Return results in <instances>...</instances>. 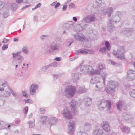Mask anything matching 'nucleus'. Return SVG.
I'll return each mask as SVG.
<instances>
[{"label":"nucleus","mask_w":135,"mask_h":135,"mask_svg":"<svg viewBox=\"0 0 135 135\" xmlns=\"http://www.w3.org/2000/svg\"><path fill=\"white\" fill-rule=\"evenodd\" d=\"M104 83L102 84L100 82H97L95 85V87L97 88L96 90H100L103 88Z\"/></svg>","instance_id":"nucleus-25"},{"label":"nucleus","mask_w":135,"mask_h":135,"mask_svg":"<svg viewBox=\"0 0 135 135\" xmlns=\"http://www.w3.org/2000/svg\"><path fill=\"white\" fill-rule=\"evenodd\" d=\"M21 52V51H19L16 53H12L13 58L14 59L12 61V63L14 65L16 64H20L23 61L24 57L21 55H20Z\"/></svg>","instance_id":"nucleus-2"},{"label":"nucleus","mask_w":135,"mask_h":135,"mask_svg":"<svg viewBox=\"0 0 135 135\" xmlns=\"http://www.w3.org/2000/svg\"><path fill=\"white\" fill-rule=\"evenodd\" d=\"M8 89L10 91V93H11L13 96L16 98H17V97L18 95L11 88L9 87H8Z\"/></svg>","instance_id":"nucleus-36"},{"label":"nucleus","mask_w":135,"mask_h":135,"mask_svg":"<svg viewBox=\"0 0 135 135\" xmlns=\"http://www.w3.org/2000/svg\"><path fill=\"white\" fill-rule=\"evenodd\" d=\"M98 107L101 110L105 109L108 111L111 108V103L109 100H106L104 99L100 100L97 103Z\"/></svg>","instance_id":"nucleus-1"},{"label":"nucleus","mask_w":135,"mask_h":135,"mask_svg":"<svg viewBox=\"0 0 135 135\" xmlns=\"http://www.w3.org/2000/svg\"><path fill=\"white\" fill-rule=\"evenodd\" d=\"M76 88L74 86L69 85L67 86L65 89V95L67 97H73L76 92Z\"/></svg>","instance_id":"nucleus-4"},{"label":"nucleus","mask_w":135,"mask_h":135,"mask_svg":"<svg viewBox=\"0 0 135 135\" xmlns=\"http://www.w3.org/2000/svg\"><path fill=\"white\" fill-rule=\"evenodd\" d=\"M61 49L60 45L57 44L56 42L55 41L48 46L46 49V50L47 52L50 53H53L55 50H57Z\"/></svg>","instance_id":"nucleus-7"},{"label":"nucleus","mask_w":135,"mask_h":135,"mask_svg":"<svg viewBox=\"0 0 135 135\" xmlns=\"http://www.w3.org/2000/svg\"><path fill=\"white\" fill-rule=\"evenodd\" d=\"M81 72L86 74L88 73L90 74L92 72L91 70H93V67L88 65H84L82 66L80 68Z\"/></svg>","instance_id":"nucleus-8"},{"label":"nucleus","mask_w":135,"mask_h":135,"mask_svg":"<svg viewBox=\"0 0 135 135\" xmlns=\"http://www.w3.org/2000/svg\"><path fill=\"white\" fill-rule=\"evenodd\" d=\"M123 13L120 12H118L115 15L113 16L112 20L115 22H118L120 20V19L123 16Z\"/></svg>","instance_id":"nucleus-14"},{"label":"nucleus","mask_w":135,"mask_h":135,"mask_svg":"<svg viewBox=\"0 0 135 135\" xmlns=\"http://www.w3.org/2000/svg\"><path fill=\"white\" fill-rule=\"evenodd\" d=\"M11 7L13 11H15L17 7V5L16 3H13L11 5Z\"/></svg>","instance_id":"nucleus-45"},{"label":"nucleus","mask_w":135,"mask_h":135,"mask_svg":"<svg viewBox=\"0 0 135 135\" xmlns=\"http://www.w3.org/2000/svg\"><path fill=\"white\" fill-rule=\"evenodd\" d=\"M125 52L124 47L123 46H119L117 52L113 51V55L120 60H123L125 59L124 53Z\"/></svg>","instance_id":"nucleus-5"},{"label":"nucleus","mask_w":135,"mask_h":135,"mask_svg":"<svg viewBox=\"0 0 135 135\" xmlns=\"http://www.w3.org/2000/svg\"><path fill=\"white\" fill-rule=\"evenodd\" d=\"M23 95L25 97H26V91L23 90L22 92Z\"/></svg>","instance_id":"nucleus-60"},{"label":"nucleus","mask_w":135,"mask_h":135,"mask_svg":"<svg viewBox=\"0 0 135 135\" xmlns=\"http://www.w3.org/2000/svg\"><path fill=\"white\" fill-rule=\"evenodd\" d=\"M68 129L69 133L71 135H74L73 134L75 131L74 123L72 120H70L68 126Z\"/></svg>","instance_id":"nucleus-16"},{"label":"nucleus","mask_w":135,"mask_h":135,"mask_svg":"<svg viewBox=\"0 0 135 135\" xmlns=\"http://www.w3.org/2000/svg\"><path fill=\"white\" fill-rule=\"evenodd\" d=\"M94 135H105L103 130L98 127L96 128L93 131Z\"/></svg>","instance_id":"nucleus-20"},{"label":"nucleus","mask_w":135,"mask_h":135,"mask_svg":"<svg viewBox=\"0 0 135 135\" xmlns=\"http://www.w3.org/2000/svg\"><path fill=\"white\" fill-rule=\"evenodd\" d=\"M8 47L7 45H4L2 47V49L3 50H4L7 49Z\"/></svg>","instance_id":"nucleus-58"},{"label":"nucleus","mask_w":135,"mask_h":135,"mask_svg":"<svg viewBox=\"0 0 135 135\" xmlns=\"http://www.w3.org/2000/svg\"><path fill=\"white\" fill-rule=\"evenodd\" d=\"M122 130L123 132L128 133L129 132L130 129L129 127L124 126L122 128Z\"/></svg>","instance_id":"nucleus-35"},{"label":"nucleus","mask_w":135,"mask_h":135,"mask_svg":"<svg viewBox=\"0 0 135 135\" xmlns=\"http://www.w3.org/2000/svg\"><path fill=\"white\" fill-rule=\"evenodd\" d=\"M74 24V22L72 21H69L68 23H65V26L66 29L69 30H70L73 28Z\"/></svg>","instance_id":"nucleus-24"},{"label":"nucleus","mask_w":135,"mask_h":135,"mask_svg":"<svg viewBox=\"0 0 135 135\" xmlns=\"http://www.w3.org/2000/svg\"><path fill=\"white\" fill-rule=\"evenodd\" d=\"M113 9L112 7H110L107 9H103L101 11L100 13L101 15H104L107 14L109 17L111 16V14L113 12Z\"/></svg>","instance_id":"nucleus-15"},{"label":"nucleus","mask_w":135,"mask_h":135,"mask_svg":"<svg viewBox=\"0 0 135 135\" xmlns=\"http://www.w3.org/2000/svg\"><path fill=\"white\" fill-rule=\"evenodd\" d=\"M84 103L86 106H89L92 103L91 99L88 97H86L84 100Z\"/></svg>","instance_id":"nucleus-23"},{"label":"nucleus","mask_w":135,"mask_h":135,"mask_svg":"<svg viewBox=\"0 0 135 135\" xmlns=\"http://www.w3.org/2000/svg\"><path fill=\"white\" fill-rule=\"evenodd\" d=\"M32 0H23V2L26 4H28L32 1Z\"/></svg>","instance_id":"nucleus-53"},{"label":"nucleus","mask_w":135,"mask_h":135,"mask_svg":"<svg viewBox=\"0 0 135 135\" xmlns=\"http://www.w3.org/2000/svg\"><path fill=\"white\" fill-rule=\"evenodd\" d=\"M128 80L132 81L135 79V71L130 69L127 72L126 77Z\"/></svg>","instance_id":"nucleus-12"},{"label":"nucleus","mask_w":135,"mask_h":135,"mask_svg":"<svg viewBox=\"0 0 135 135\" xmlns=\"http://www.w3.org/2000/svg\"><path fill=\"white\" fill-rule=\"evenodd\" d=\"M57 64L56 62H54L49 65L50 67L51 66L54 68H56L57 66Z\"/></svg>","instance_id":"nucleus-43"},{"label":"nucleus","mask_w":135,"mask_h":135,"mask_svg":"<svg viewBox=\"0 0 135 135\" xmlns=\"http://www.w3.org/2000/svg\"><path fill=\"white\" fill-rule=\"evenodd\" d=\"M84 127L85 129V132H86L91 129V124L88 123H85L84 124Z\"/></svg>","instance_id":"nucleus-28"},{"label":"nucleus","mask_w":135,"mask_h":135,"mask_svg":"<svg viewBox=\"0 0 135 135\" xmlns=\"http://www.w3.org/2000/svg\"><path fill=\"white\" fill-rule=\"evenodd\" d=\"M95 2L97 5L98 7L102 6H104L105 4L103 3V1L102 0H95Z\"/></svg>","instance_id":"nucleus-31"},{"label":"nucleus","mask_w":135,"mask_h":135,"mask_svg":"<svg viewBox=\"0 0 135 135\" xmlns=\"http://www.w3.org/2000/svg\"><path fill=\"white\" fill-rule=\"evenodd\" d=\"M114 21L111 19L109 20L107 25V28L108 30L110 32H112V30L114 28V27L113 24Z\"/></svg>","instance_id":"nucleus-22"},{"label":"nucleus","mask_w":135,"mask_h":135,"mask_svg":"<svg viewBox=\"0 0 135 135\" xmlns=\"http://www.w3.org/2000/svg\"><path fill=\"white\" fill-rule=\"evenodd\" d=\"M69 6L70 8H72L75 7V5L74 3H71L70 4Z\"/></svg>","instance_id":"nucleus-63"},{"label":"nucleus","mask_w":135,"mask_h":135,"mask_svg":"<svg viewBox=\"0 0 135 135\" xmlns=\"http://www.w3.org/2000/svg\"><path fill=\"white\" fill-rule=\"evenodd\" d=\"M71 78L74 81H75L79 79L78 74L77 73H73L71 75Z\"/></svg>","instance_id":"nucleus-29"},{"label":"nucleus","mask_w":135,"mask_h":135,"mask_svg":"<svg viewBox=\"0 0 135 135\" xmlns=\"http://www.w3.org/2000/svg\"><path fill=\"white\" fill-rule=\"evenodd\" d=\"M60 4L58 2L57 3V4L55 5L54 8H56L57 7H58L59 6H60Z\"/></svg>","instance_id":"nucleus-64"},{"label":"nucleus","mask_w":135,"mask_h":135,"mask_svg":"<svg viewBox=\"0 0 135 135\" xmlns=\"http://www.w3.org/2000/svg\"><path fill=\"white\" fill-rule=\"evenodd\" d=\"M131 97L135 98V90L133 89H131L129 93Z\"/></svg>","instance_id":"nucleus-40"},{"label":"nucleus","mask_w":135,"mask_h":135,"mask_svg":"<svg viewBox=\"0 0 135 135\" xmlns=\"http://www.w3.org/2000/svg\"><path fill=\"white\" fill-rule=\"evenodd\" d=\"M41 5V4L40 3H38L37 5H36L35 7L33 8L32 9V10H34L35 9L38 8L40 7Z\"/></svg>","instance_id":"nucleus-50"},{"label":"nucleus","mask_w":135,"mask_h":135,"mask_svg":"<svg viewBox=\"0 0 135 135\" xmlns=\"http://www.w3.org/2000/svg\"><path fill=\"white\" fill-rule=\"evenodd\" d=\"M62 59L61 57H56L54 59V60L56 61H60Z\"/></svg>","instance_id":"nucleus-57"},{"label":"nucleus","mask_w":135,"mask_h":135,"mask_svg":"<svg viewBox=\"0 0 135 135\" xmlns=\"http://www.w3.org/2000/svg\"><path fill=\"white\" fill-rule=\"evenodd\" d=\"M9 41V40H7L5 38H4L2 41V43H3L6 44Z\"/></svg>","instance_id":"nucleus-61"},{"label":"nucleus","mask_w":135,"mask_h":135,"mask_svg":"<svg viewBox=\"0 0 135 135\" xmlns=\"http://www.w3.org/2000/svg\"><path fill=\"white\" fill-rule=\"evenodd\" d=\"M97 20V19L94 15H90L86 16L83 18L82 21L86 23H90L95 22Z\"/></svg>","instance_id":"nucleus-10"},{"label":"nucleus","mask_w":135,"mask_h":135,"mask_svg":"<svg viewBox=\"0 0 135 135\" xmlns=\"http://www.w3.org/2000/svg\"><path fill=\"white\" fill-rule=\"evenodd\" d=\"M90 81V83L93 84L94 83L96 84V83L98 82L96 81L95 78H91Z\"/></svg>","instance_id":"nucleus-51"},{"label":"nucleus","mask_w":135,"mask_h":135,"mask_svg":"<svg viewBox=\"0 0 135 135\" xmlns=\"http://www.w3.org/2000/svg\"><path fill=\"white\" fill-rule=\"evenodd\" d=\"M64 75V74L63 73L59 74L57 75H53V76L54 79H56L57 78H59L63 76Z\"/></svg>","instance_id":"nucleus-37"},{"label":"nucleus","mask_w":135,"mask_h":135,"mask_svg":"<svg viewBox=\"0 0 135 135\" xmlns=\"http://www.w3.org/2000/svg\"><path fill=\"white\" fill-rule=\"evenodd\" d=\"M11 95V93L8 91H2L0 93V96L4 97H8Z\"/></svg>","instance_id":"nucleus-26"},{"label":"nucleus","mask_w":135,"mask_h":135,"mask_svg":"<svg viewBox=\"0 0 135 135\" xmlns=\"http://www.w3.org/2000/svg\"><path fill=\"white\" fill-rule=\"evenodd\" d=\"M123 116L124 119L126 120L131 119L133 118L132 115L127 114L126 113H124L123 114Z\"/></svg>","instance_id":"nucleus-30"},{"label":"nucleus","mask_w":135,"mask_h":135,"mask_svg":"<svg viewBox=\"0 0 135 135\" xmlns=\"http://www.w3.org/2000/svg\"><path fill=\"white\" fill-rule=\"evenodd\" d=\"M47 37L48 36L47 35H42L41 36L40 38L42 40H44L46 39Z\"/></svg>","instance_id":"nucleus-59"},{"label":"nucleus","mask_w":135,"mask_h":135,"mask_svg":"<svg viewBox=\"0 0 135 135\" xmlns=\"http://www.w3.org/2000/svg\"><path fill=\"white\" fill-rule=\"evenodd\" d=\"M99 51L103 55H105L106 52V48L105 47L100 48Z\"/></svg>","instance_id":"nucleus-42"},{"label":"nucleus","mask_w":135,"mask_h":135,"mask_svg":"<svg viewBox=\"0 0 135 135\" xmlns=\"http://www.w3.org/2000/svg\"><path fill=\"white\" fill-rule=\"evenodd\" d=\"M74 37L77 41L81 42H84L86 40L84 35L81 33H77L75 34Z\"/></svg>","instance_id":"nucleus-13"},{"label":"nucleus","mask_w":135,"mask_h":135,"mask_svg":"<svg viewBox=\"0 0 135 135\" xmlns=\"http://www.w3.org/2000/svg\"><path fill=\"white\" fill-rule=\"evenodd\" d=\"M50 124L52 126L55 124L57 123V119L55 117H52L50 118Z\"/></svg>","instance_id":"nucleus-27"},{"label":"nucleus","mask_w":135,"mask_h":135,"mask_svg":"<svg viewBox=\"0 0 135 135\" xmlns=\"http://www.w3.org/2000/svg\"><path fill=\"white\" fill-rule=\"evenodd\" d=\"M25 102L26 103H32V100L30 99H27L25 101Z\"/></svg>","instance_id":"nucleus-55"},{"label":"nucleus","mask_w":135,"mask_h":135,"mask_svg":"<svg viewBox=\"0 0 135 135\" xmlns=\"http://www.w3.org/2000/svg\"><path fill=\"white\" fill-rule=\"evenodd\" d=\"M119 86L118 83L116 81L111 80L109 82V84L105 89L106 92L108 93H111L115 91V88Z\"/></svg>","instance_id":"nucleus-3"},{"label":"nucleus","mask_w":135,"mask_h":135,"mask_svg":"<svg viewBox=\"0 0 135 135\" xmlns=\"http://www.w3.org/2000/svg\"><path fill=\"white\" fill-rule=\"evenodd\" d=\"M35 120H34V122L30 121L28 122V123L29 124V128H33L35 126V124L34 122Z\"/></svg>","instance_id":"nucleus-39"},{"label":"nucleus","mask_w":135,"mask_h":135,"mask_svg":"<svg viewBox=\"0 0 135 135\" xmlns=\"http://www.w3.org/2000/svg\"><path fill=\"white\" fill-rule=\"evenodd\" d=\"M101 125L102 127L106 132H109L110 129L109 123L106 121H104L102 122Z\"/></svg>","instance_id":"nucleus-21"},{"label":"nucleus","mask_w":135,"mask_h":135,"mask_svg":"<svg viewBox=\"0 0 135 135\" xmlns=\"http://www.w3.org/2000/svg\"><path fill=\"white\" fill-rule=\"evenodd\" d=\"M38 87V85L36 84H32L30 87V92L32 95H34L36 93V90Z\"/></svg>","instance_id":"nucleus-18"},{"label":"nucleus","mask_w":135,"mask_h":135,"mask_svg":"<svg viewBox=\"0 0 135 135\" xmlns=\"http://www.w3.org/2000/svg\"><path fill=\"white\" fill-rule=\"evenodd\" d=\"M82 131H80L77 133V135H88L85 132H82Z\"/></svg>","instance_id":"nucleus-52"},{"label":"nucleus","mask_w":135,"mask_h":135,"mask_svg":"<svg viewBox=\"0 0 135 135\" xmlns=\"http://www.w3.org/2000/svg\"><path fill=\"white\" fill-rule=\"evenodd\" d=\"M7 86V84L6 82L2 83L1 85L0 86V91H3L4 90V88Z\"/></svg>","instance_id":"nucleus-38"},{"label":"nucleus","mask_w":135,"mask_h":135,"mask_svg":"<svg viewBox=\"0 0 135 135\" xmlns=\"http://www.w3.org/2000/svg\"><path fill=\"white\" fill-rule=\"evenodd\" d=\"M98 68L100 70H104L105 69V66L103 63H100L98 64Z\"/></svg>","instance_id":"nucleus-33"},{"label":"nucleus","mask_w":135,"mask_h":135,"mask_svg":"<svg viewBox=\"0 0 135 135\" xmlns=\"http://www.w3.org/2000/svg\"><path fill=\"white\" fill-rule=\"evenodd\" d=\"M87 89L85 88L84 86H80L79 88L78 93H82L86 91Z\"/></svg>","instance_id":"nucleus-32"},{"label":"nucleus","mask_w":135,"mask_h":135,"mask_svg":"<svg viewBox=\"0 0 135 135\" xmlns=\"http://www.w3.org/2000/svg\"><path fill=\"white\" fill-rule=\"evenodd\" d=\"M61 110V113L64 118L68 119H70L72 118L71 112L68 107L62 106Z\"/></svg>","instance_id":"nucleus-6"},{"label":"nucleus","mask_w":135,"mask_h":135,"mask_svg":"<svg viewBox=\"0 0 135 135\" xmlns=\"http://www.w3.org/2000/svg\"><path fill=\"white\" fill-rule=\"evenodd\" d=\"M47 117L45 116H42L41 117V122L42 124H44L46 121L47 119Z\"/></svg>","instance_id":"nucleus-34"},{"label":"nucleus","mask_w":135,"mask_h":135,"mask_svg":"<svg viewBox=\"0 0 135 135\" xmlns=\"http://www.w3.org/2000/svg\"><path fill=\"white\" fill-rule=\"evenodd\" d=\"M3 15L4 18L7 17L9 15L8 11L6 10L4 11L3 13Z\"/></svg>","instance_id":"nucleus-47"},{"label":"nucleus","mask_w":135,"mask_h":135,"mask_svg":"<svg viewBox=\"0 0 135 135\" xmlns=\"http://www.w3.org/2000/svg\"><path fill=\"white\" fill-rule=\"evenodd\" d=\"M69 104L73 113L75 115H77L78 111L76 107V102L74 100H72Z\"/></svg>","instance_id":"nucleus-9"},{"label":"nucleus","mask_w":135,"mask_h":135,"mask_svg":"<svg viewBox=\"0 0 135 135\" xmlns=\"http://www.w3.org/2000/svg\"><path fill=\"white\" fill-rule=\"evenodd\" d=\"M101 76L103 80V83H104L105 78L107 76V73L105 72H103L101 74Z\"/></svg>","instance_id":"nucleus-46"},{"label":"nucleus","mask_w":135,"mask_h":135,"mask_svg":"<svg viewBox=\"0 0 135 135\" xmlns=\"http://www.w3.org/2000/svg\"><path fill=\"white\" fill-rule=\"evenodd\" d=\"M94 51L91 50L87 49H84L83 50L80 49L77 50L76 52V54H93Z\"/></svg>","instance_id":"nucleus-17"},{"label":"nucleus","mask_w":135,"mask_h":135,"mask_svg":"<svg viewBox=\"0 0 135 135\" xmlns=\"http://www.w3.org/2000/svg\"><path fill=\"white\" fill-rule=\"evenodd\" d=\"M92 73L90 74V75H99L100 74V71L98 70H94V69L93 68V70H91Z\"/></svg>","instance_id":"nucleus-41"},{"label":"nucleus","mask_w":135,"mask_h":135,"mask_svg":"<svg viewBox=\"0 0 135 135\" xmlns=\"http://www.w3.org/2000/svg\"><path fill=\"white\" fill-rule=\"evenodd\" d=\"M133 32V29L129 28H126L121 31L120 33L127 36H130Z\"/></svg>","instance_id":"nucleus-19"},{"label":"nucleus","mask_w":135,"mask_h":135,"mask_svg":"<svg viewBox=\"0 0 135 135\" xmlns=\"http://www.w3.org/2000/svg\"><path fill=\"white\" fill-rule=\"evenodd\" d=\"M28 107H26L24 109V110H25V114H26L28 112Z\"/></svg>","instance_id":"nucleus-62"},{"label":"nucleus","mask_w":135,"mask_h":135,"mask_svg":"<svg viewBox=\"0 0 135 135\" xmlns=\"http://www.w3.org/2000/svg\"><path fill=\"white\" fill-rule=\"evenodd\" d=\"M22 51L23 52L26 54H27L28 53V50H27V48L25 47H23L22 48Z\"/></svg>","instance_id":"nucleus-48"},{"label":"nucleus","mask_w":135,"mask_h":135,"mask_svg":"<svg viewBox=\"0 0 135 135\" xmlns=\"http://www.w3.org/2000/svg\"><path fill=\"white\" fill-rule=\"evenodd\" d=\"M4 4V2L0 1V9H2L3 7Z\"/></svg>","instance_id":"nucleus-54"},{"label":"nucleus","mask_w":135,"mask_h":135,"mask_svg":"<svg viewBox=\"0 0 135 135\" xmlns=\"http://www.w3.org/2000/svg\"><path fill=\"white\" fill-rule=\"evenodd\" d=\"M111 64L113 65H114L115 66H117L119 65L118 64L113 61H111Z\"/></svg>","instance_id":"nucleus-56"},{"label":"nucleus","mask_w":135,"mask_h":135,"mask_svg":"<svg viewBox=\"0 0 135 135\" xmlns=\"http://www.w3.org/2000/svg\"><path fill=\"white\" fill-rule=\"evenodd\" d=\"M49 67V65L47 66H44L42 68L41 70L45 72Z\"/></svg>","instance_id":"nucleus-49"},{"label":"nucleus","mask_w":135,"mask_h":135,"mask_svg":"<svg viewBox=\"0 0 135 135\" xmlns=\"http://www.w3.org/2000/svg\"><path fill=\"white\" fill-rule=\"evenodd\" d=\"M117 108L119 110H127L128 106L124 101H119L116 104Z\"/></svg>","instance_id":"nucleus-11"},{"label":"nucleus","mask_w":135,"mask_h":135,"mask_svg":"<svg viewBox=\"0 0 135 135\" xmlns=\"http://www.w3.org/2000/svg\"><path fill=\"white\" fill-rule=\"evenodd\" d=\"M105 45L107 50L108 51H109L110 50V46L108 41H106L105 42Z\"/></svg>","instance_id":"nucleus-44"}]
</instances>
